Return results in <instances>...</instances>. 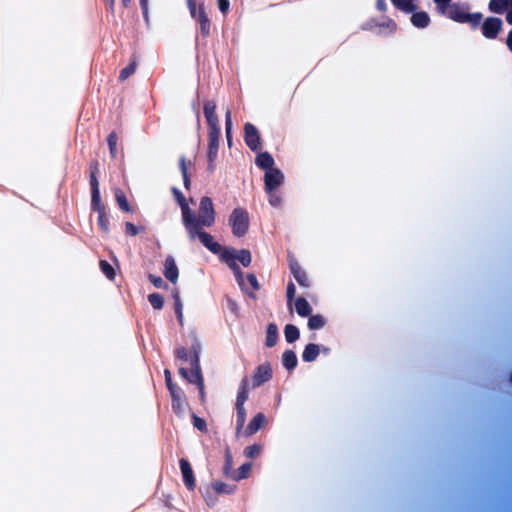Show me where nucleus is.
<instances>
[{
	"instance_id": "nucleus-1",
	"label": "nucleus",
	"mask_w": 512,
	"mask_h": 512,
	"mask_svg": "<svg viewBox=\"0 0 512 512\" xmlns=\"http://www.w3.org/2000/svg\"><path fill=\"white\" fill-rule=\"evenodd\" d=\"M437 11L457 23H467L472 29L480 26L483 14L480 12L469 13L464 5L452 3L451 0H433Z\"/></svg>"
},
{
	"instance_id": "nucleus-2",
	"label": "nucleus",
	"mask_w": 512,
	"mask_h": 512,
	"mask_svg": "<svg viewBox=\"0 0 512 512\" xmlns=\"http://www.w3.org/2000/svg\"><path fill=\"white\" fill-rule=\"evenodd\" d=\"M200 351L201 344L196 337H193L191 347V371L189 372L186 368L180 367L178 372L182 378L187 380L191 384H195L199 390V396L202 403L205 402V384L204 378L200 366Z\"/></svg>"
},
{
	"instance_id": "nucleus-3",
	"label": "nucleus",
	"mask_w": 512,
	"mask_h": 512,
	"mask_svg": "<svg viewBox=\"0 0 512 512\" xmlns=\"http://www.w3.org/2000/svg\"><path fill=\"white\" fill-rule=\"evenodd\" d=\"M215 218L216 212L212 199L208 196H203L200 199L198 216L191 209L189 221L185 220L183 225L185 228L211 227L215 223Z\"/></svg>"
},
{
	"instance_id": "nucleus-4",
	"label": "nucleus",
	"mask_w": 512,
	"mask_h": 512,
	"mask_svg": "<svg viewBox=\"0 0 512 512\" xmlns=\"http://www.w3.org/2000/svg\"><path fill=\"white\" fill-rule=\"evenodd\" d=\"M216 107V103L213 100H207L203 105V113L209 127L208 149H219L221 129L219 126V119L216 114Z\"/></svg>"
},
{
	"instance_id": "nucleus-5",
	"label": "nucleus",
	"mask_w": 512,
	"mask_h": 512,
	"mask_svg": "<svg viewBox=\"0 0 512 512\" xmlns=\"http://www.w3.org/2000/svg\"><path fill=\"white\" fill-rule=\"evenodd\" d=\"M204 227L185 228L188 238L194 241L196 238L213 254L222 255L225 248L214 240V237L208 232L203 230Z\"/></svg>"
},
{
	"instance_id": "nucleus-6",
	"label": "nucleus",
	"mask_w": 512,
	"mask_h": 512,
	"mask_svg": "<svg viewBox=\"0 0 512 512\" xmlns=\"http://www.w3.org/2000/svg\"><path fill=\"white\" fill-rule=\"evenodd\" d=\"M228 221L234 236L241 238L247 234L249 230V214L246 209L242 207L235 208L230 214Z\"/></svg>"
},
{
	"instance_id": "nucleus-7",
	"label": "nucleus",
	"mask_w": 512,
	"mask_h": 512,
	"mask_svg": "<svg viewBox=\"0 0 512 512\" xmlns=\"http://www.w3.org/2000/svg\"><path fill=\"white\" fill-rule=\"evenodd\" d=\"M91 209L97 212V224L99 229L105 233H110L109 217L106 206L103 204L100 195L91 196Z\"/></svg>"
},
{
	"instance_id": "nucleus-8",
	"label": "nucleus",
	"mask_w": 512,
	"mask_h": 512,
	"mask_svg": "<svg viewBox=\"0 0 512 512\" xmlns=\"http://www.w3.org/2000/svg\"><path fill=\"white\" fill-rule=\"evenodd\" d=\"M482 35L487 39H496L503 29V22L498 17H488L480 23Z\"/></svg>"
},
{
	"instance_id": "nucleus-9",
	"label": "nucleus",
	"mask_w": 512,
	"mask_h": 512,
	"mask_svg": "<svg viewBox=\"0 0 512 512\" xmlns=\"http://www.w3.org/2000/svg\"><path fill=\"white\" fill-rule=\"evenodd\" d=\"M220 261L224 262L228 265V267L233 271L234 276L238 285L243 288L244 287V277L243 272L235 262V256L232 254L230 247H225L222 255L220 256Z\"/></svg>"
},
{
	"instance_id": "nucleus-10",
	"label": "nucleus",
	"mask_w": 512,
	"mask_h": 512,
	"mask_svg": "<svg viewBox=\"0 0 512 512\" xmlns=\"http://www.w3.org/2000/svg\"><path fill=\"white\" fill-rule=\"evenodd\" d=\"M244 141L253 152L261 150V139L257 128L251 124L244 125Z\"/></svg>"
},
{
	"instance_id": "nucleus-11",
	"label": "nucleus",
	"mask_w": 512,
	"mask_h": 512,
	"mask_svg": "<svg viewBox=\"0 0 512 512\" xmlns=\"http://www.w3.org/2000/svg\"><path fill=\"white\" fill-rule=\"evenodd\" d=\"M284 181V175L280 169L274 168L266 171L264 175L265 191L277 190Z\"/></svg>"
},
{
	"instance_id": "nucleus-12",
	"label": "nucleus",
	"mask_w": 512,
	"mask_h": 512,
	"mask_svg": "<svg viewBox=\"0 0 512 512\" xmlns=\"http://www.w3.org/2000/svg\"><path fill=\"white\" fill-rule=\"evenodd\" d=\"M272 378L271 365L266 362L259 365L252 376V387H259L265 382H268Z\"/></svg>"
},
{
	"instance_id": "nucleus-13",
	"label": "nucleus",
	"mask_w": 512,
	"mask_h": 512,
	"mask_svg": "<svg viewBox=\"0 0 512 512\" xmlns=\"http://www.w3.org/2000/svg\"><path fill=\"white\" fill-rule=\"evenodd\" d=\"M289 268H290V271H291L292 275L294 276L295 280L297 281V283L300 286H302L304 288H308L310 286V281H309L306 271L301 267V265L298 263V261L293 257H289Z\"/></svg>"
},
{
	"instance_id": "nucleus-14",
	"label": "nucleus",
	"mask_w": 512,
	"mask_h": 512,
	"mask_svg": "<svg viewBox=\"0 0 512 512\" xmlns=\"http://www.w3.org/2000/svg\"><path fill=\"white\" fill-rule=\"evenodd\" d=\"M180 470L183 477V482L189 491H193L196 487L193 469L189 461L185 458L179 460Z\"/></svg>"
},
{
	"instance_id": "nucleus-15",
	"label": "nucleus",
	"mask_w": 512,
	"mask_h": 512,
	"mask_svg": "<svg viewBox=\"0 0 512 512\" xmlns=\"http://www.w3.org/2000/svg\"><path fill=\"white\" fill-rule=\"evenodd\" d=\"M163 273L166 279L169 280L171 283L175 284L177 282L179 270L174 258L171 255L167 256L165 259Z\"/></svg>"
},
{
	"instance_id": "nucleus-16",
	"label": "nucleus",
	"mask_w": 512,
	"mask_h": 512,
	"mask_svg": "<svg viewBox=\"0 0 512 512\" xmlns=\"http://www.w3.org/2000/svg\"><path fill=\"white\" fill-rule=\"evenodd\" d=\"M99 173V162L92 160L89 164V182L91 187V196L100 195L99 182L97 174Z\"/></svg>"
},
{
	"instance_id": "nucleus-17",
	"label": "nucleus",
	"mask_w": 512,
	"mask_h": 512,
	"mask_svg": "<svg viewBox=\"0 0 512 512\" xmlns=\"http://www.w3.org/2000/svg\"><path fill=\"white\" fill-rule=\"evenodd\" d=\"M195 19H197V21L200 25L201 35L203 37H208L210 35L211 21L205 12V8H204L203 4L199 5L198 16Z\"/></svg>"
},
{
	"instance_id": "nucleus-18",
	"label": "nucleus",
	"mask_w": 512,
	"mask_h": 512,
	"mask_svg": "<svg viewBox=\"0 0 512 512\" xmlns=\"http://www.w3.org/2000/svg\"><path fill=\"white\" fill-rule=\"evenodd\" d=\"M266 423V417L263 413H257L249 422L245 429V435L250 436L255 434Z\"/></svg>"
},
{
	"instance_id": "nucleus-19",
	"label": "nucleus",
	"mask_w": 512,
	"mask_h": 512,
	"mask_svg": "<svg viewBox=\"0 0 512 512\" xmlns=\"http://www.w3.org/2000/svg\"><path fill=\"white\" fill-rule=\"evenodd\" d=\"M173 194L181 207L182 213V223L184 224L185 220L189 221V217L191 216V208L189 207L184 195L177 189H172Z\"/></svg>"
},
{
	"instance_id": "nucleus-20",
	"label": "nucleus",
	"mask_w": 512,
	"mask_h": 512,
	"mask_svg": "<svg viewBox=\"0 0 512 512\" xmlns=\"http://www.w3.org/2000/svg\"><path fill=\"white\" fill-rule=\"evenodd\" d=\"M256 165L266 171L274 169V159L269 152H261L256 156Z\"/></svg>"
},
{
	"instance_id": "nucleus-21",
	"label": "nucleus",
	"mask_w": 512,
	"mask_h": 512,
	"mask_svg": "<svg viewBox=\"0 0 512 512\" xmlns=\"http://www.w3.org/2000/svg\"><path fill=\"white\" fill-rule=\"evenodd\" d=\"M411 23L416 28H426L430 24V17L425 11L412 12Z\"/></svg>"
},
{
	"instance_id": "nucleus-22",
	"label": "nucleus",
	"mask_w": 512,
	"mask_h": 512,
	"mask_svg": "<svg viewBox=\"0 0 512 512\" xmlns=\"http://www.w3.org/2000/svg\"><path fill=\"white\" fill-rule=\"evenodd\" d=\"M320 353V346L314 343H309L305 346L302 359L304 362H313L317 359Z\"/></svg>"
},
{
	"instance_id": "nucleus-23",
	"label": "nucleus",
	"mask_w": 512,
	"mask_h": 512,
	"mask_svg": "<svg viewBox=\"0 0 512 512\" xmlns=\"http://www.w3.org/2000/svg\"><path fill=\"white\" fill-rule=\"evenodd\" d=\"M249 396V388H248V378L244 377L241 380L237 397H236V403L235 406H244V403L247 401Z\"/></svg>"
},
{
	"instance_id": "nucleus-24",
	"label": "nucleus",
	"mask_w": 512,
	"mask_h": 512,
	"mask_svg": "<svg viewBox=\"0 0 512 512\" xmlns=\"http://www.w3.org/2000/svg\"><path fill=\"white\" fill-rule=\"evenodd\" d=\"M295 310L301 317H308L312 313V307L304 297L295 299Z\"/></svg>"
},
{
	"instance_id": "nucleus-25",
	"label": "nucleus",
	"mask_w": 512,
	"mask_h": 512,
	"mask_svg": "<svg viewBox=\"0 0 512 512\" xmlns=\"http://www.w3.org/2000/svg\"><path fill=\"white\" fill-rule=\"evenodd\" d=\"M278 327L275 323H269L266 330L265 345L269 348L274 347L278 341Z\"/></svg>"
},
{
	"instance_id": "nucleus-26",
	"label": "nucleus",
	"mask_w": 512,
	"mask_h": 512,
	"mask_svg": "<svg viewBox=\"0 0 512 512\" xmlns=\"http://www.w3.org/2000/svg\"><path fill=\"white\" fill-rule=\"evenodd\" d=\"M282 364L288 371H292L296 368L298 360L293 350L284 351L282 354Z\"/></svg>"
},
{
	"instance_id": "nucleus-27",
	"label": "nucleus",
	"mask_w": 512,
	"mask_h": 512,
	"mask_svg": "<svg viewBox=\"0 0 512 512\" xmlns=\"http://www.w3.org/2000/svg\"><path fill=\"white\" fill-rule=\"evenodd\" d=\"M511 2L510 0H490L488 8L492 13L503 14L511 6Z\"/></svg>"
},
{
	"instance_id": "nucleus-28",
	"label": "nucleus",
	"mask_w": 512,
	"mask_h": 512,
	"mask_svg": "<svg viewBox=\"0 0 512 512\" xmlns=\"http://www.w3.org/2000/svg\"><path fill=\"white\" fill-rule=\"evenodd\" d=\"M230 250L235 256V261L238 260L244 267H248L251 264L252 256L248 249H240L237 251L234 248H230Z\"/></svg>"
},
{
	"instance_id": "nucleus-29",
	"label": "nucleus",
	"mask_w": 512,
	"mask_h": 512,
	"mask_svg": "<svg viewBox=\"0 0 512 512\" xmlns=\"http://www.w3.org/2000/svg\"><path fill=\"white\" fill-rule=\"evenodd\" d=\"M326 325V319L321 314L309 315L308 328L310 330H318Z\"/></svg>"
},
{
	"instance_id": "nucleus-30",
	"label": "nucleus",
	"mask_w": 512,
	"mask_h": 512,
	"mask_svg": "<svg viewBox=\"0 0 512 512\" xmlns=\"http://www.w3.org/2000/svg\"><path fill=\"white\" fill-rule=\"evenodd\" d=\"M284 335L288 343H293L299 339L300 332L294 324H287L284 328Z\"/></svg>"
},
{
	"instance_id": "nucleus-31",
	"label": "nucleus",
	"mask_w": 512,
	"mask_h": 512,
	"mask_svg": "<svg viewBox=\"0 0 512 512\" xmlns=\"http://www.w3.org/2000/svg\"><path fill=\"white\" fill-rule=\"evenodd\" d=\"M393 5L405 13H412L416 10L417 6L413 0H391Z\"/></svg>"
},
{
	"instance_id": "nucleus-32",
	"label": "nucleus",
	"mask_w": 512,
	"mask_h": 512,
	"mask_svg": "<svg viewBox=\"0 0 512 512\" xmlns=\"http://www.w3.org/2000/svg\"><path fill=\"white\" fill-rule=\"evenodd\" d=\"M212 487L217 494H232L235 491V485H228L222 481L212 483Z\"/></svg>"
},
{
	"instance_id": "nucleus-33",
	"label": "nucleus",
	"mask_w": 512,
	"mask_h": 512,
	"mask_svg": "<svg viewBox=\"0 0 512 512\" xmlns=\"http://www.w3.org/2000/svg\"><path fill=\"white\" fill-rule=\"evenodd\" d=\"M115 200L121 210L124 212H131L130 204L122 190L117 189L115 191Z\"/></svg>"
},
{
	"instance_id": "nucleus-34",
	"label": "nucleus",
	"mask_w": 512,
	"mask_h": 512,
	"mask_svg": "<svg viewBox=\"0 0 512 512\" xmlns=\"http://www.w3.org/2000/svg\"><path fill=\"white\" fill-rule=\"evenodd\" d=\"M99 267L101 272L110 280L114 281L116 273L112 265L107 260H100Z\"/></svg>"
},
{
	"instance_id": "nucleus-35",
	"label": "nucleus",
	"mask_w": 512,
	"mask_h": 512,
	"mask_svg": "<svg viewBox=\"0 0 512 512\" xmlns=\"http://www.w3.org/2000/svg\"><path fill=\"white\" fill-rule=\"evenodd\" d=\"M117 142H118V136L115 131H112L107 136V144L109 147V152L111 158L115 159L117 157L118 151H117Z\"/></svg>"
},
{
	"instance_id": "nucleus-36",
	"label": "nucleus",
	"mask_w": 512,
	"mask_h": 512,
	"mask_svg": "<svg viewBox=\"0 0 512 512\" xmlns=\"http://www.w3.org/2000/svg\"><path fill=\"white\" fill-rule=\"evenodd\" d=\"M179 168H180V171H181V174L183 177L184 187L188 190V189H190L191 181H190V177L188 174L186 159L184 156H181L179 158Z\"/></svg>"
},
{
	"instance_id": "nucleus-37",
	"label": "nucleus",
	"mask_w": 512,
	"mask_h": 512,
	"mask_svg": "<svg viewBox=\"0 0 512 512\" xmlns=\"http://www.w3.org/2000/svg\"><path fill=\"white\" fill-rule=\"evenodd\" d=\"M172 296L174 299V309L177 316V319L181 325H183V313H182V303L179 295V291L175 289L172 292Z\"/></svg>"
},
{
	"instance_id": "nucleus-38",
	"label": "nucleus",
	"mask_w": 512,
	"mask_h": 512,
	"mask_svg": "<svg viewBox=\"0 0 512 512\" xmlns=\"http://www.w3.org/2000/svg\"><path fill=\"white\" fill-rule=\"evenodd\" d=\"M251 470H252V464L247 462V463H244L242 464L239 468H238V472L237 474L231 476L234 480L236 481H239V480H242V479H246L249 477L250 473H251Z\"/></svg>"
},
{
	"instance_id": "nucleus-39",
	"label": "nucleus",
	"mask_w": 512,
	"mask_h": 512,
	"mask_svg": "<svg viewBox=\"0 0 512 512\" xmlns=\"http://www.w3.org/2000/svg\"><path fill=\"white\" fill-rule=\"evenodd\" d=\"M225 134L230 147L232 145V116L230 109H227L225 113Z\"/></svg>"
},
{
	"instance_id": "nucleus-40",
	"label": "nucleus",
	"mask_w": 512,
	"mask_h": 512,
	"mask_svg": "<svg viewBox=\"0 0 512 512\" xmlns=\"http://www.w3.org/2000/svg\"><path fill=\"white\" fill-rule=\"evenodd\" d=\"M148 301L151 304V306L156 310H160L164 306V297L159 293L149 294Z\"/></svg>"
},
{
	"instance_id": "nucleus-41",
	"label": "nucleus",
	"mask_w": 512,
	"mask_h": 512,
	"mask_svg": "<svg viewBox=\"0 0 512 512\" xmlns=\"http://www.w3.org/2000/svg\"><path fill=\"white\" fill-rule=\"evenodd\" d=\"M236 408V428L237 431H240L246 421V410L244 406H235Z\"/></svg>"
},
{
	"instance_id": "nucleus-42",
	"label": "nucleus",
	"mask_w": 512,
	"mask_h": 512,
	"mask_svg": "<svg viewBox=\"0 0 512 512\" xmlns=\"http://www.w3.org/2000/svg\"><path fill=\"white\" fill-rule=\"evenodd\" d=\"M136 67L137 63L135 61H132L130 64L124 67L119 73V80L125 81L126 79H128L131 75L135 73Z\"/></svg>"
},
{
	"instance_id": "nucleus-43",
	"label": "nucleus",
	"mask_w": 512,
	"mask_h": 512,
	"mask_svg": "<svg viewBox=\"0 0 512 512\" xmlns=\"http://www.w3.org/2000/svg\"><path fill=\"white\" fill-rule=\"evenodd\" d=\"M191 347H192V345L190 346L189 350L184 346L176 347V349H175L176 358L181 360L182 362H186L188 360V358L191 361V356H192Z\"/></svg>"
},
{
	"instance_id": "nucleus-44",
	"label": "nucleus",
	"mask_w": 512,
	"mask_h": 512,
	"mask_svg": "<svg viewBox=\"0 0 512 512\" xmlns=\"http://www.w3.org/2000/svg\"><path fill=\"white\" fill-rule=\"evenodd\" d=\"M186 404H187V402H186L185 397H181V398L173 399L171 402V407H172L173 412L176 415L180 416L183 414L184 407Z\"/></svg>"
},
{
	"instance_id": "nucleus-45",
	"label": "nucleus",
	"mask_w": 512,
	"mask_h": 512,
	"mask_svg": "<svg viewBox=\"0 0 512 512\" xmlns=\"http://www.w3.org/2000/svg\"><path fill=\"white\" fill-rule=\"evenodd\" d=\"M261 449H262V447L259 444H253V445L247 446L244 449V455L247 458L254 459L260 455Z\"/></svg>"
},
{
	"instance_id": "nucleus-46",
	"label": "nucleus",
	"mask_w": 512,
	"mask_h": 512,
	"mask_svg": "<svg viewBox=\"0 0 512 512\" xmlns=\"http://www.w3.org/2000/svg\"><path fill=\"white\" fill-rule=\"evenodd\" d=\"M218 156V149H208L207 150V159H208V172L212 173L215 169V161Z\"/></svg>"
},
{
	"instance_id": "nucleus-47",
	"label": "nucleus",
	"mask_w": 512,
	"mask_h": 512,
	"mask_svg": "<svg viewBox=\"0 0 512 512\" xmlns=\"http://www.w3.org/2000/svg\"><path fill=\"white\" fill-rule=\"evenodd\" d=\"M232 468H233L232 455H231L229 449H227L225 452V463L223 466V473L226 477L231 476Z\"/></svg>"
},
{
	"instance_id": "nucleus-48",
	"label": "nucleus",
	"mask_w": 512,
	"mask_h": 512,
	"mask_svg": "<svg viewBox=\"0 0 512 512\" xmlns=\"http://www.w3.org/2000/svg\"><path fill=\"white\" fill-rule=\"evenodd\" d=\"M375 26H377L379 28L388 29L392 33L397 30L396 22L392 18H389V17H385L382 22L376 23Z\"/></svg>"
},
{
	"instance_id": "nucleus-49",
	"label": "nucleus",
	"mask_w": 512,
	"mask_h": 512,
	"mask_svg": "<svg viewBox=\"0 0 512 512\" xmlns=\"http://www.w3.org/2000/svg\"><path fill=\"white\" fill-rule=\"evenodd\" d=\"M266 193L268 194V201H269L271 206H273V207H280L281 206L282 198L278 194L277 190L266 191Z\"/></svg>"
},
{
	"instance_id": "nucleus-50",
	"label": "nucleus",
	"mask_w": 512,
	"mask_h": 512,
	"mask_svg": "<svg viewBox=\"0 0 512 512\" xmlns=\"http://www.w3.org/2000/svg\"><path fill=\"white\" fill-rule=\"evenodd\" d=\"M149 281L154 285V287L158 289H166L168 285L164 282V280L160 276H156L153 274H149Z\"/></svg>"
},
{
	"instance_id": "nucleus-51",
	"label": "nucleus",
	"mask_w": 512,
	"mask_h": 512,
	"mask_svg": "<svg viewBox=\"0 0 512 512\" xmlns=\"http://www.w3.org/2000/svg\"><path fill=\"white\" fill-rule=\"evenodd\" d=\"M193 425L201 432L207 431V424L203 418L198 417L196 414L192 415Z\"/></svg>"
},
{
	"instance_id": "nucleus-52",
	"label": "nucleus",
	"mask_w": 512,
	"mask_h": 512,
	"mask_svg": "<svg viewBox=\"0 0 512 512\" xmlns=\"http://www.w3.org/2000/svg\"><path fill=\"white\" fill-rule=\"evenodd\" d=\"M167 389L169 390L172 400L181 398V397H185L183 390L176 384Z\"/></svg>"
},
{
	"instance_id": "nucleus-53",
	"label": "nucleus",
	"mask_w": 512,
	"mask_h": 512,
	"mask_svg": "<svg viewBox=\"0 0 512 512\" xmlns=\"http://www.w3.org/2000/svg\"><path fill=\"white\" fill-rule=\"evenodd\" d=\"M296 288L293 282H289L286 289L287 302L290 305L295 298Z\"/></svg>"
},
{
	"instance_id": "nucleus-54",
	"label": "nucleus",
	"mask_w": 512,
	"mask_h": 512,
	"mask_svg": "<svg viewBox=\"0 0 512 512\" xmlns=\"http://www.w3.org/2000/svg\"><path fill=\"white\" fill-rule=\"evenodd\" d=\"M125 233L128 236H136L139 233L138 227L131 222L125 223Z\"/></svg>"
},
{
	"instance_id": "nucleus-55",
	"label": "nucleus",
	"mask_w": 512,
	"mask_h": 512,
	"mask_svg": "<svg viewBox=\"0 0 512 512\" xmlns=\"http://www.w3.org/2000/svg\"><path fill=\"white\" fill-rule=\"evenodd\" d=\"M248 283L250 284V286L252 287L253 290H259L260 289V284L257 280V277L255 276V274L253 273H249L246 277Z\"/></svg>"
},
{
	"instance_id": "nucleus-56",
	"label": "nucleus",
	"mask_w": 512,
	"mask_h": 512,
	"mask_svg": "<svg viewBox=\"0 0 512 512\" xmlns=\"http://www.w3.org/2000/svg\"><path fill=\"white\" fill-rule=\"evenodd\" d=\"M187 6L189 8L190 14L193 18L198 16V9L195 0H187Z\"/></svg>"
},
{
	"instance_id": "nucleus-57",
	"label": "nucleus",
	"mask_w": 512,
	"mask_h": 512,
	"mask_svg": "<svg viewBox=\"0 0 512 512\" xmlns=\"http://www.w3.org/2000/svg\"><path fill=\"white\" fill-rule=\"evenodd\" d=\"M218 8L223 13L226 14L229 11V0H217Z\"/></svg>"
},
{
	"instance_id": "nucleus-58",
	"label": "nucleus",
	"mask_w": 512,
	"mask_h": 512,
	"mask_svg": "<svg viewBox=\"0 0 512 512\" xmlns=\"http://www.w3.org/2000/svg\"><path fill=\"white\" fill-rule=\"evenodd\" d=\"M164 377H165V384H166L167 388L175 385V383H173V381H172V375H171V372L169 369L164 370Z\"/></svg>"
},
{
	"instance_id": "nucleus-59",
	"label": "nucleus",
	"mask_w": 512,
	"mask_h": 512,
	"mask_svg": "<svg viewBox=\"0 0 512 512\" xmlns=\"http://www.w3.org/2000/svg\"><path fill=\"white\" fill-rule=\"evenodd\" d=\"M143 16L148 21V0H139Z\"/></svg>"
},
{
	"instance_id": "nucleus-60",
	"label": "nucleus",
	"mask_w": 512,
	"mask_h": 512,
	"mask_svg": "<svg viewBox=\"0 0 512 512\" xmlns=\"http://www.w3.org/2000/svg\"><path fill=\"white\" fill-rule=\"evenodd\" d=\"M376 8L380 12H386L387 11V4L385 0H376Z\"/></svg>"
},
{
	"instance_id": "nucleus-61",
	"label": "nucleus",
	"mask_w": 512,
	"mask_h": 512,
	"mask_svg": "<svg viewBox=\"0 0 512 512\" xmlns=\"http://www.w3.org/2000/svg\"><path fill=\"white\" fill-rule=\"evenodd\" d=\"M506 44H507V47L509 48V50L512 52V29L508 33V36L506 39Z\"/></svg>"
},
{
	"instance_id": "nucleus-62",
	"label": "nucleus",
	"mask_w": 512,
	"mask_h": 512,
	"mask_svg": "<svg viewBox=\"0 0 512 512\" xmlns=\"http://www.w3.org/2000/svg\"><path fill=\"white\" fill-rule=\"evenodd\" d=\"M506 22L509 24V25H512V5L509 6V10L507 11L506 13Z\"/></svg>"
},
{
	"instance_id": "nucleus-63",
	"label": "nucleus",
	"mask_w": 512,
	"mask_h": 512,
	"mask_svg": "<svg viewBox=\"0 0 512 512\" xmlns=\"http://www.w3.org/2000/svg\"><path fill=\"white\" fill-rule=\"evenodd\" d=\"M105 2H106V5L108 6V10L113 12L115 0H105Z\"/></svg>"
},
{
	"instance_id": "nucleus-64",
	"label": "nucleus",
	"mask_w": 512,
	"mask_h": 512,
	"mask_svg": "<svg viewBox=\"0 0 512 512\" xmlns=\"http://www.w3.org/2000/svg\"><path fill=\"white\" fill-rule=\"evenodd\" d=\"M130 3H131V0H122V4L124 7H128Z\"/></svg>"
}]
</instances>
